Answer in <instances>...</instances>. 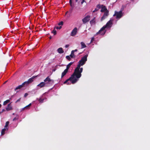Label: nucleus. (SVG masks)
Instances as JSON below:
<instances>
[{
  "instance_id": "f257e3e1",
  "label": "nucleus",
  "mask_w": 150,
  "mask_h": 150,
  "mask_svg": "<svg viewBox=\"0 0 150 150\" xmlns=\"http://www.w3.org/2000/svg\"><path fill=\"white\" fill-rule=\"evenodd\" d=\"M54 83V80L51 79L50 76H48L44 80V82H41L38 84L37 86L41 88L45 87L47 84H51L53 85Z\"/></svg>"
},
{
  "instance_id": "f03ea898",
  "label": "nucleus",
  "mask_w": 150,
  "mask_h": 150,
  "mask_svg": "<svg viewBox=\"0 0 150 150\" xmlns=\"http://www.w3.org/2000/svg\"><path fill=\"white\" fill-rule=\"evenodd\" d=\"M112 24V21L110 20L107 23L106 25L102 27L100 30L96 33V35H98L99 34L101 35H104L105 31V28H107L110 27L111 26V24Z\"/></svg>"
},
{
  "instance_id": "7ed1b4c3",
  "label": "nucleus",
  "mask_w": 150,
  "mask_h": 150,
  "mask_svg": "<svg viewBox=\"0 0 150 150\" xmlns=\"http://www.w3.org/2000/svg\"><path fill=\"white\" fill-rule=\"evenodd\" d=\"M81 67H78L77 66V67L75 69L74 72L73 74L75 78L78 79L81 77V73L82 72L83 68L82 67L80 68Z\"/></svg>"
},
{
  "instance_id": "20e7f679",
  "label": "nucleus",
  "mask_w": 150,
  "mask_h": 150,
  "mask_svg": "<svg viewBox=\"0 0 150 150\" xmlns=\"http://www.w3.org/2000/svg\"><path fill=\"white\" fill-rule=\"evenodd\" d=\"M78 79H76L74 76L72 74L71 76V77H70V78L68 79H67L66 80L64 83V84L66 83H67L68 84H71L70 83H69V82H68V81H70L71 82V83L72 84H74L75 83H76L78 81Z\"/></svg>"
},
{
  "instance_id": "39448f33",
  "label": "nucleus",
  "mask_w": 150,
  "mask_h": 150,
  "mask_svg": "<svg viewBox=\"0 0 150 150\" xmlns=\"http://www.w3.org/2000/svg\"><path fill=\"white\" fill-rule=\"evenodd\" d=\"M88 56V54L82 57L81 59L78 62V64L77 65L78 67H79L83 66L85 64L86 62L87 61V57Z\"/></svg>"
},
{
  "instance_id": "423d86ee",
  "label": "nucleus",
  "mask_w": 150,
  "mask_h": 150,
  "mask_svg": "<svg viewBox=\"0 0 150 150\" xmlns=\"http://www.w3.org/2000/svg\"><path fill=\"white\" fill-rule=\"evenodd\" d=\"M123 16L122 11L121 10L119 12L115 11V13L113 15L114 16H116L117 19H120Z\"/></svg>"
},
{
  "instance_id": "0eeeda50",
  "label": "nucleus",
  "mask_w": 150,
  "mask_h": 150,
  "mask_svg": "<svg viewBox=\"0 0 150 150\" xmlns=\"http://www.w3.org/2000/svg\"><path fill=\"white\" fill-rule=\"evenodd\" d=\"M37 76H33L29 79L27 81L24 82V83H25V84L26 85H28L29 83H32L34 79Z\"/></svg>"
},
{
  "instance_id": "6e6552de",
  "label": "nucleus",
  "mask_w": 150,
  "mask_h": 150,
  "mask_svg": "<svg viewBox=\"0 0 150 150\" xmlns=\"http://www.w3.org/2000/svg\"><path fill=\"white\" fill-rule=\"evenodd\" d=\"M90 16L87 15L86 17L83 18L82 20V21L83 24H85L88 22L90 20Z\"/></svg>"
},
{
  "instance_id": "1a4fd4ad",
  "label": "nucleus",
  "mask_w": 150,
  "mask_h": 150,
  "mask_svg": "<svg viewBox=\"0 0 150 150\" xmlns=\"http://www.w3.org/2000/svg\"><path fill=\"white\" fill-rule=\"evenodd\" d=\"M77 28L76 27H75L72 31L71 35L72 36H75L77 33Z\"/></svg>"
},
{
  "instance_id": "9d476101",
  "label": "nucleus",
  "mask_w": 150,
  "mask_h": 150,
  "mask_svg": "<svg viewBox=\"0 0 150 150\" xmlns=\"http://www.w3.org/2000/svg\"><path fill=\"white\" fill-rule=\"evenodd\" d=\"M108 12V11H107L104 12L103 15L101 18V21L104 20L109 15Z\"/></svg>"
},
{
  "instance_id": "9b49d317",
  "label": "nucleus",
  "mask_w": 150,
  "mask_h": 150,
  "mask_svg": "<svg viewBox=\"0 0 150 150\" xmlns=\"http://www.w3.org/2000/svg\"><path fill=\"white\" fill-rule=\"evenodd\" d=\"M6 109L7 111H9L13 109L11 105V103L8 105L7 107L6 108Z\"/></svg>"
},
{
  "instance_id": "f8f14e48",
  "label": "nucleus",
  "mask_w": 150,
  "mask_h": 150,
  "mask_svg": "<svg viewBox=\"0 0 150 150\" xmlns=\"http://www.w3.org/2000/svg\"><path fill=\"white\" fill-rule=\"evenodd\" d=\"M25 83L23 82V83L21 85H20L17 87L15 89V91H16V90H17L19 89H20L22 87L25 86Z\"/></svg>"
},
{
  "instance_id": "ddd939ff",
  "label": "nucleus",
  "mask_w": 150,
  "mask_h": 150,
  "mask_svg": "<svg viewBox=\"0 0 150 150\" xmlns=\"http://www.w3.org/2000/svg\"><path fill=\"white\" fill-rule=\"evenodd\" d=\"M68 70H67V69H65L64 71L62 73L61 77L62 78L63 77H64L66 74H67V72L68 71Z\"/></svg>"
},
{
  "instance_id": "4468645a",
  "label": "nucleus",
  "mask_w": 150,
  "mask_h": 150,
  "mask_svg": "<svg viewBox=\"0 0 150 150\" xmlns=\"http://www.w3.org/2000/svg\"><path fill=\"white\" fill-rule=\"evenodd\" d=\"M107 11H108L107 9L106 8V7L105 6H103V7H102L101 9L100 10V11L102 12H106Z\"/></svg>"
},
{
  "instance_id": "2eb2a0df",
  "label": "nucleus",
  "mask_w": 150,
  "mask_h": 150,
  "mask_svg": "<svg viewBox=\"0 0 150 150\" xmlns=\"http://www.w3.org/2000/svg\"><path fill=\"white\" fill-rule=\"evenodd\" d=\"M95 17H94L93 19L91 20L90 22V23L91 25H92L93 24H95L96 21H95Z\"/></svg>"
},
{
  "instance_id": "dca6fc26",
  "label": "nucleus",
  "mask_w": 150,
  "mask_h": 150,
  "mask_svg": "<svg viewBox=\"0 0 150 150\" xmlns=\"http://www.w3.org/2000/svg\"><path fill=\"white\" fill-rule=\"evenodd\" d=\"M58 52L60 54H62L64 52V51L63 50V49L62 47L59 48L57 50Z\"/></svg>"
},
{
  "instance_id": "f3484780",
  "label": "nucleus",
  "mask_w": 150,
  "mask_h": 150,
  "mask_svg": "<svg viewBox=\"0 0 150 150\" xmlns=\"http://www.w3.org/2000/svg\"><path fill=\"white\" fill-rule=\"evenodd\" d=\"M31 105V103H30L28 105L26 106L22 109V110H24L25 109H30V106Z\"/></svg>"
},
{
  "instance_id": "a211bd4d",
  "label": "nucleus",
  "mask_w": 150,
  "mask_h": 150,
  "mask_svg": "<svg viewBox=\"0 0 150 150\" xmlns=\"http://www.w3.org/2000/svg\"><path fill=\"white\" fill-rule=\"evenodd\" d=\"M74 63L73 62H71L69 63L67 66L66 67V69L68 70L70 67L71 65Z\"/></svg>"
},
{
  "instance_id": "6ab92c4d",
  "label": "nucleus",
  "mask_w": 150,
  "mask_h": 150,
  "mask_svg": "<svg viewBox=\"0 0 150 150\" xmlns=\"http://www.w3.org/2000/svg\"><path fill=\"white\" fill-rule=\"evenodd\" d=\"M81 49L85 48L86 47V45L83 42H81Z\"/></svg>"
},
{
  "instance_id": "aec40b11",
  "label": "nucleus",
  "mask_w": 150,
  "mask_h": 150,
  "mask_svg": "<svg viewBox=\"0 0 150 150\" xmlns=\"http://www.w3.org/2000/svg\"><path fill=\"white\" fill-rule=\"evenodd\" d=\"M11 99L10 98L9 99L7 100H6L4 101L3 103V105H6L8 103L10 102V100Z\"/></svg>"
},
{
  "instance_id": "412c9836",
  "label": "nucleus",
  "mask_w": 150,
  "mask_h": 150,
  "mask_svg": "<svg viewBox=\"0 0 150 150\" xmlns=\"http://www.w3.org/2000/svg\"><path fill=\"white\" fill-rule=\"evenodd\" d=\"M6 129L5 128H4L1 131V135H4L5 133V131H6Z\"/></svg>"
},
{
  "instance_id": "4be33fe9",
  "label": "nucleus",
  "mask_w": 150,
  "mask_h": 150,
  "mask_svg": "<svg viewBox=\"0 0 150 150\" xmlns=\"http://www.w3.org/2000/svg\"><path fill=\"white\" fill-rule=\"evenodd\" d=\"M70 57L71 58H74L75 57L73 51H71V54L70 55Z\"/></svg>"
},
{
  "instance_id": "5701e85b",
  "label": "nucleus",
  "mask_w": 150,
  "mask_h": 150,
  "mask_svg": "<svg viewBox=\"0 0 150 150\" xmlns=\"http://www.w3.org/2000/svg\"><path fill=\"white\" fill-rule=\"evenodd\" d=\"M69 2L70 5L71 7L72 8V9L74 8V5L72 3V0H69Z\"/></svg>"
},
{
  "instance_id": "b1692460",
  "label": "nucleus",
  "mask_w": 150,
  "mask_h": 150,
  "mask_svg": "<svg viewBox=\"0 0 150 150\" xmlns=\"http://www.w3.org/2000/svg\"><path fill=\"white\" fill-rule=\"evenodd\" d=\"M9 121H7L6 122L5 125L4 127V128H6V129H7V127L9 124Z\"/></svg>"
},
{
  "instance_id": "393cba45",
  "label": "nucleus",
  "mask_w": 150,
  "mask_h": 150,
  "mask_svg": "<svg viewBox=\"0 0 150 150\" xmlns=\"http://www.w3.org/2000/svg\"><path fill=\"white\" fill-rule=\"evenodd\" d=\"M103 6V5H100L99 4H98L97 6V8H98V9H99V8H101L102 6Z\"/></svg>"
},
{
  "instance_id": "a878e982",
  "label": "nucleus",
  "mask_w": 150,
  "mask_h": 150,
  "mask_svg": "<svg viewBox=\"0 0 150 150\" xmlns=\"http://www.w3.org/2000/svg\"><path fill=\"white\" fill-rule=\"evenodd\" d=\"M44 99H42L41 98H40L38 99V101L39 102L42 103L43 102Z\"/></svg>"
},
{
  "instance_id": "bb28decb",
  "label": "nucleus",
  "mask_w": 150,
  "mask_h": 150,
  "mask_svg": "<svg viewBox=\"0 0 150 150\" xmlns=\"http://www.w3.org/2000/svg\"><path fill=\"white\" fill-rule=\"evenodd\" d=\"M52 33L54 34V35H55L57 34V32L56 30L54 29L52 32Z\"/></svg>"
},
{
  "instance_id": "cd10ccee",
  "label": "nucleus",
  "mask_w": 150,
  "mask_h": 150,
  "mask_svg": "<svg viewBox=\"0 0 150 150\" xmlns=\"http://www.w3.org/2000/svg\"><path fill=\"white\" fill-rule=\"evenodd\" d=\"M70 57L69 56H67L66 57V58L68 59L69 61H70L71 60V59L70 58Z\"/></svg>"
},
{
  "instance_id": "c85d7f7f",
  "label": "nucleus",
  "mask_w": 150,
  "mask_h": 150,
  "mask_svg": "<svg viewBox=\"0 0 150 150\" xmlns=\"http://www.w3.org/2000/svg\"><path fill=\"white\" fill-rule=\"evenodd\" d=\"M64 23L63 21H61L58 23L59 25H63Z\"/></svg>"
},
{
  "instance_id": "c756f323",
  "label": "nucleus",
  "mask_w": 150,
  "mask_h": 150,
  "mask_svg": "<svg viewBox=\"0 0 150 150\" xmlns=\"http://www.w3.org/2000/svg\"><path fill=\"white\" fill-rule=\"evenodd\" d=\"M98 8H96L95 10L93 11V13H94L97 11L98 10Z\"/></svg>"
},
{
  "instance_id": "7c9ffc66",
  "label": "nucleus",
  "mask_w": 150,
  "mask_h": 150,
  "mask_svg": "<svg viewBox=\"0 0 150 150\" xmlns=\"http://www.w3.org/2000/svg\"><path fill=\"white\" fill-rule=\"evenodd\" d=\"M62 27L61 26H60L59 27H58V26L56 27V28L57 29H60Z\"/></svg>"
},
{
  "instance_id": "2f4dec72",
  "label": "nucleus",
  "mask_w": 150,
  "mask_h": 150,
  "mask_svg": "<svg viewBox=\"0 0 150 150\" xmlns=\"http://www.w3.org/2000/svg\"><path fill=\"white\" fill-rule=\"evenodd\" d=\"M94 37H93L91 38V43L94 40Z\"/></svg>"
},
{
  "instance_id": "473e14b6",
  "label": "nucleus",
  "mask_w": 150,
  "mask_h": 150,
  "mask_svg": "<svg viewBox=\"0 0 150 150\" xmlns=\"http://www.w3.org/2000/svg\"><path fill=\"white\" fill-rule=\"evenodd\" d=\"M28 95V93H25L24 95V97H26Z\"/></svg>"
},
{
  "instance_id": "72a5a7b5",
  "label": "nucleus",
  "mask_w": 150,
  "mask_h": 150,
  "mask_svg": "<svg viewBox=\"0 0 150 150\" xmlns=\"http://www.w3.org/2000/svg\"><path fill=\"white\" fill-rule=\"evenodd\" d=\"M20 100H21V98H20L19 99H18V100H17L16 101V102H15V103H17L18 102L20 101Z\"/></svg>"
},
{
  "instance_id": "f704fd0d",
  "label": "nucleus",
  "mask_w": 150,
  "mask_h": 150,
  "mask_svg": "<svg viewBox=\"0 0 150 150\" xmlns=\"http://www.w3.org/2000/svg\"><path fill=\"white\" fill-rule=\"evenodd\" d=\"M5 110L4 109H3L2 110V111L1 112V113H2V112H4L5 111Z\"/></svg>"
},
{
  "instance_id": "c9c22d12",
  "label": "nucleus",
  "mask_w": 150,
  "mask_h": 150,
  "mask_svg": "<svg viewBox=\"0 0 150 150\" xmlns=\"http://www.w3.org/2000/svg\"><path fill=\"white\" fill-rule=\"evenodd\" d=\"M85 2V0H82V1L81 2V4H83V3Z\"/></svg>"
},
{
  "instance_id": "e433bc0d",
  "label": "nucleus",
  "mask_w": 150,
  "mask_h": 150,
  "mask_svg": "<svg viewBox=\"0 0 150 150\" xmlns=\"http://www.w3.org/2000/svg\"><path fill=\"white\" fill-rule=\"evenodd\" d=\"M69 47V45H66L65 46V47L66 48H67Z\"/></svg>"
},
{
  "instance_id": "4c0bfd02",
  "label": "nucleus",
  "mask_w": 150,
  "mask_h": 150,
  "mask_svg": "<svg viewBox=\"0 0 150 150\" xmlns=\"http://www.w3.org/2000/svg\"><path fill=\"white\" fill-rule=\"evenodd\" d=\"M72 51H73V52L74 53L75 52H77V49H75L74 50H73Z\"/></svg>"
},
{
  "instance_id": "58836bf2",
  "label": "nucleus",
  "mask_w": 150,
  "mask_h": 150,
  "mask_svg": "<svg viewBox=\"0 0 150 150\" xmlns=\"http://www.w3.org/2000/svg\"><path fill=\"white\" fill-rule=\"evenodd\" d=\"M17 119V118L16 117L14 118L13 119V121H15Z\"/></svg>"
},
{
  "instance_id": "ea45409f",
  "label": "nucleus",
  "mask_w": 150,
  "mask_h": 150,
  "mask_svg": "<svg viewBox=\"0 0 150 150\" xmlns=\"http://www.w3.org/2000/svg\"><path fill=\"white\" fill-rule=\"evenodd\" d=\"M52 38V36H50V38H50V39H51Z\"/></svg>"
},
{
  "instance_id": "a19ab883",
  "label": "nucleus",
  "mask_w": 150,
  "mask_h": 150,
  "mask_svg": "<svg viewBox=\"0 0 150 150\" xmlns=\"http://www.w3.org/2000/svg\"><path fill=\"white\" fill-rule=\"evenodd\" d=\"M1 105L0 104V108H1Z\"/></svg>"
},
{
  "instance_id": "79ce46f5",
  "label": "nucleus",
  "mask_w": 150,
  "mask_h": 150,
  "mask_svg": "<svg viewBox=\"0 0 150 150\" xmlns=\"http://www.w3.org/2000/svg\"><path fill=\"white\" fill-rule=\"evenodd\" d=\"M78 1V0H75V1L76 2H77Z\"/></svg>"
},
{
  "instance_id": "37998d69",
  "label": "nucleus",
  "mask_w": 150,
  "mask_h": 150,
  "mask_svg": "<svg viewBox=\"0 0 150 150\" xmlns=\"http://www.w3.org/2000/svg\"><path fill=\"white\" fill-rule=\"evenodd\" d=\"M55 69H53V71H55Z\"/></svg>"
},
{
  "instance_id": "c03bdc74",
  "label": "nucleus",
  "mask_w": 150,
  "mask_h": 150,
  "mask_svg": "<svg viewBox=\"0 0 150 150\" xmlns=\"http://www.w3.org/2000/svg\"><path fill=\"white\" fill-rule=\"evenodd\" d=\"M1 113V112H0V115Z\"/></svg>"
},
{
  "instance_id": "a18cd8bd",
  "label": "nucleus",
  "mask_w": 150,
  "mask_h": 150,
  "mask_svg": "<svg viewBox=\"0 0 150 150\" xmlns=\"http://www.w3.org/2000/svg\"><path fill=\"white\" fill-rule=\"evenodd\" d=\"M81 53H79V54H81Z\"/></svg>"
},
{
  "instance_id": "49530a36",
  "label": "nucleus",
  "mask_w": 150,
  "mask_h": 150,
  "mask_svg": "<svg viewBox=\"0 0 150 150\" xmlns=\"http://www.w3.org/2000/svg\"><path fill=\"white\" fill-rule=\"evenodd\" d=\"M1 102V101H0V102Z\"/></svg>"
}]
</instances>
